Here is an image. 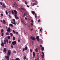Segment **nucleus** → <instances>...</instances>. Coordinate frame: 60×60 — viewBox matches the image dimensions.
I'll use <instances>...</instances> for the list:
<instances>
[{
	"label": "nucleus",
	"mask_w": 60,
	"mask_h": 60,
	"mask_svg": "<svg viewBox=\"0 0 60 60\" xmlns=\"http://www.w3.org/2000/svg\"><path fill=\"white\" fill-rule=\"evenodd\" d=\"M11 53V50H9L7 54V56H5V57L6 58L7 60H9V56H10Z\"/></svg>",
	"instance_id": "obj_1"
},
{
	"label": "nucleus",
	"mask_w": 60,
	"mask_h": 60,
	"mask_svg": "<svg viewBox=\"0 0 60 60\" xmlns=\"http://www.w3.org/2000/svg\"><path fill=\"white\" fill-rule=\"evenodd\" d=\"M20 11H21V12H23V11H22V10L23 11H26V9H25L24 8H20Z\"/></svg>",
	"instance_id": "obj_2"
},
{
	"label": "nucleus",
	"mask_w": 60,
	"mask_h": 60,
	"mask_svg": "<svg viewBox=\"0 0 60 60\" xmlns=\"http://www.w3.org/2000/svg\"><path fill=\"white\" fill-rule=\"evenodd\" d=\"M30 39H31V40H34V41L36 39L35 38L33 37V36H31L30 37Z\"/></svg>",
	"instance_id": "obj_3"
},
{
	"label": "nucleus",
	"mask_w": 60,
	"mask_h": 60,
	"mask_svg": "<svg viewBox=\"0 0 60 60\" xmlns=\"http://www.w3.org/2000/svg\"><path fill=\"white\" fill-rule=\"evenodd\" d=\"M17 42L16 41H13L12 42V44L13 45H16V44Z\"/></svg>",
	"instance_id": "obj_4"
},
{
	"label": "nucleus",
	"mask_w": 60,
	"mask_h": 60,
	"mask_svg": "<svg viewBox=\"0 0 60 60\" xmlns=\"http://www.w3.org/2000/svg\"><path fill=\"white\" fill-rule=\"evenodd\" d=\"M7 32H11V28L9 27L8 28V29L7 30Z\"/></svg>",
	"instance_id": "obj_5"
},
{
	"label": "nucleus",
	"mask_w": 60,
	"mask_h": 60,
	"mask_svg": "<svg viewBox=\"0 0 60 60\" xmlns=\"http://www.w3.org/2000/svg\"><path fill=\"white\" fill-rule=\"evenodd\" d=\"M14 16L15 17V18L16 19H19V17H17V15H15Z\"/></svg>",
	"instance_id": "obj_6"
},
{
	"label": "nucleus",
	"mask_w": 60,
	"mask_h": 60,
	"mask_svg": "<svg viewBox=\"0 0 60 60\" xmlns=\"http://www.w3.org/2000/svg\"><path fill=\"white\" fill-rule=\"evenodd\" d=\"M6 40H4V44H6V41L7 40H8V39L7 38H5Z\"/></svg>",
	"instance_id": "obj_7"
},
{
	"label": "nucleus",
	"mask_w": 60,
	"mask_h": 60,
	"mask_svg": "<svg viewBox=\"0 0 60 60\" xmlns=\"http://www.w3.org/2000/svg\"><path fill=\"white\" fill-rule=\"evenodd\" d=\"M36 39L38 40V41H39V36H37L36 38Z\"/></svg>",
	"instance_id": "obj_8"
},
{
	"label": "nucleus",
	"mask_w": 60,
	"mask_h": 60,
	"mask_svg": "<svg viewBox=\"0 0 60 60\" xmlns=\"http://www.w3.org/2000/svg\"><path fill=\"white\" fill-rule=\"evenodd\" d=\"M14 11L15 14V15H16L17 14V11H16V10H14Z\"/></svg>",
	"instance_id": "obj_9"
},
{
	"label": "nucleus",
	"mask_w": 60,
	"mask_h": 60,
	"mask_svg": "<svg viewBox=\"0 0 60 60\" xmlns=\"http://www.w3.org/2000/svg\"><path fill=\"white\" fill-rule=\"evenodd\" d=\"M2 6L3 7H4V8H6V6L4 4H2Z\"/></svg>",
	"instance_id": "obj_10"
},
{
	"label": "nucleus",
	"mask_w": 60,
	"mask_h": 60,
	"mask_svg": "<svg viewBox=\"0 0 60 60\" xmlns=\"http://www.w3.org/2000/svg\"><path fill=\"white\" fill-rule=\"evenodd\" d=\"M6 50H6V48H4V49L3 51L5 53L6 52Z\"/></svg>",
	"instance_id": "obj_11"
},
{
	"label": "nucleus",
	"mask_w": 60,
	"mask_h": 60,
	"mask_svg": "<svg viewBox=\"0 0 60 60\" xmlns=\"http://www.w3.org/2000/svg\"><path fill=\"white\" fill-rule=\"evenodd\" d=\"M21 22H22V23H24V21L23 19L22 18L21 19Z\"/></svg>",
	"instance_id": "obj_12"
},
{
	"label": "nucleus",
	"mask_w": 60,
	"mask_h": 60,
	"mask_svg": "<svg viewBox=\"0 0 60 60\" xmlns=\"http://www.w3.org/2000/svg\"><path fill=\"white\" fill-rule=\"evenodd\" d=\"M1 46L2 47H4V42H2L1 44Z\"/></svg>",
	"instance_id": "obj_13"
},
{
	"label": "nucleus",
	"mask_w": 60,
	"mask_h": 60,
	"mask_svg": "<svg viewBox=\"0 0 60 60\" xmlns=\"http://www.w3.org/2000/svg\"><path fill=\"white\" fill-rule=\"evenodd\" d=\"M22 14L23 17L25 18V12H23Z\"/></svg>",
	"instance_id": "obj_14"
},
{
	"label": "nucleus",
	"mask_w": 60,
	"mask_h": 60,
	"mask_svg": "<svg viewBox=\"0 0 60 60\" xmlns=\"http://www.w3.org/2000/svg\"><path fill=\"white\" fill-rule=\"evenodd\" d=\"M31 13L33 14H34L35 13V12L34 11H31Z\"/></svg>",
	"instance_id": "obj_15"
},
{
	"label": "nucleus",
	"mask_w": 60,
	"mask_h": 60,
	"mask_svg": "<svg viewBox=\"0 0 60 60\" xmlns=\"http://www.w3.org/2000/svg\"><path fill=\"white\" fill-rule=\"evenodd\" d=\"M33 57H35V52H33Z\"/></svg>",
	"instance_id": "obj_16"
},
{
	"label": "nucleus",
	"mask_w": 60,
	"mask_h": 60,
	"mask_svg": "<svg viewBox=\"0 0 60 60\" xmlns=\"http://www.w3.org/2000/svg\"><path fill=\"white\" fill-rule=\"evenodd\" d=\"M28 48H27V46H26L25 47V49L26 51L27 50Z\"/></svg>",
	"instance_id": "obj_17"
},
{
	"label": "nucleus",
	"mask_w": 60,
	"mask_h": 60,
	"mask_svg": "<svg viewBox=\"0 0 60 60\" xmlns=\"http://www.w3.org/2000/svg\"><path fill=\"white\" fill-rule=\"evenodd\" d=\"M3 24H5L6 23V22H5V20H3Z\"/></svg>",
	"instance_id": "obj_18"
},
{
	"label": "nucleus",
	"mask_w": 60,
	"mask_h": 60,
	"mask_svg": "<svg viewBox=\"0 0 60 60\" xmlns=\"http://www.w3.org/2000/svg\"><path fill=\"white\" fill-rule=\"evenodd\" d=\"M37 56L38 58H40V55H39V54L38 53L37 54Z\"/></svg>",
	"instance_id": "obj_19"
},
{
	"label": "nucleus",
	"mask_w": 60,
	"mask_h": 60,
	"mask_svg": "<svg viewBox=\"0 0 60 60\" xmlns=\"http://www.w3.org/2000/svg\"><path fill=\"white\" fill-rule=\"evenodd\" d=\"M44 49V47H42L41 48V50L42 51H43V50Z\"/></svg>",
	"instance_id": "obj_20"
},
{
	"label": "nucleus",
	"mask_w": 60,
	"mask_h": 60,
	"mask_svg": "<svg viewBox=\"0 0 60 60\" xmlns=\"http://www.w3.org/2000/svg\"><path fill=\"white\" fill-rule=\"evenodd\" d=\"M8 40H10V36H8Z\"/></svg>",
	"instance_id": "obj_21"
},
{
	"label": "nucleus",
	"mask_w": 60,
	"mask_h": 60,
	"mask_svg": "<svg viewBox=\"0 0 60 60\" xmlns=\"http://www.w3.org/2000/svg\"><path fill=\"white\" fill-rule=\"evenodd\" d=\"M10 34L11 35V37H12L13 36V34H12V33H11Z\"/></svg>",
	"instance_id": "obj_22"
},
{
	"label": "nucleus",
	"mask_w": 60,
	"mask_h": 60,
	"mask_svg": "<svg viewBox=\"0 0 60 60\" xmlns=\"http://www.w3.org/2000/svg\"><path fill=\"white\" fill-rule=\"evenodd\" d=\"M35 50L37 52H38V50H37V48H36L35 49Z\"/></svg>",
	"instance_id": "obj_23"
},
{
	"label": "nucleus",
	"mask_w": 60,
	"mask_h": 60,
	"mask_svg": "<svg viewBox=\"0 0 60 60\" xmlns=\"http://www.w3.org/2000/svg\"><path fill=\"white\" fill-rule=\"evenodd\" d=\"M9 35V33H8V32H7L6 33V35Z\"/></svg>",
	"instance_id": "obj_24"
},
{
	"label": "nucleus",
	"mask_w": 60,
	"mask_h": 60,
	"mask_svg": "<svg viewBox=\"0 0 60 60\" xmlns=\"http://www.w3.org/2000/svg\"><path fill=\"white\" fill-rule=\"evenodd\" d=\"M9 25L10 26H12V27H13V25L12 24H9Z\"/></svg>",
	"instance_id": "obj_25"
},
{
	"label": "nucleus",
	"mask_w": 60,
	"mask_h": 60,
	"mask_svg": "<svg viewBox=\"0 0 60 60\" xmlns=\"http://www.w3.org/2000/svg\"><path fill=\"white\" fill-rule=\"evenodd\" d=\"M12 20L13 21L14 23H15V20L14 19H13Z\"/></svg>",
	"instance_id": "obj_26"
},
{
	"label": "nucleus",
	"mask_w": 60,
	"mask_h": 60,
	"mask_svg": "<svg viewBox=\"0 0 60 60\" xmlns=\"http://www.w3.org/2000/svg\"><path fill=\"white\" fill-rule=\"evenodd\" d=\"M4 29H2L1 31V33H3L4 32Z\"/></svg>",
	"instance_id": "obj_27"
},
{
	"label": "nucleus",
	"mask_w": 60,
	"mask_h": 60,
	"mask_svg": "<svg viewBox=\"0 0 60 60\" xmlns=\"http://www.w3.org/2000/svg\"><path fill=\"white\" fill-rule=\"evenodd\" d=\"M11 12L12 14H14V12H13V10H11Z\"/></svg>",
	"instance_id": "obj_28"
},
{
	"label": "nucleus",
	"mask_w": 60,
	"mask_h": 60,
	"mask_svg": "<svg viewBox=\"0 0 60 60\" xmlns=\"http://www.w3.org/2000/svg\"><path fill=\"white\" fill-rule=\"evenodd\" d=\"M15 4H14V5H17V6H18V5H17V4L15 2Z\"/></svg>",
	"instance_id": "obj_29"
},
{
	"label": "nucleus",
	"mask_w": 60,
	"mask_h": 60,
	"mask_svg": "<svg viewBox=\"0 0 60 60\" xmlns=\"http://www.w3.org/2000/svg\"><path fill=\"white\" fill-rule=\"evenodd\" d=\"M15 60H20L19 58H16L15 59Z\"/></svg>",
	"instance_id": "obj_30"
},
{
	"label": "nucleus",
	"mask_w": 60,
	"mask_h": 60,
	"mask_svg": "<svg viewBox=\"0 0 60 60\" xmlns=\"http://www.w3.org/2000/svg\"><path fill=\"white\" fill-rule=\"evenodd\" d=\"M5 12L6 13V14L7 15H8V12L7 11H5Z\"/></svg>",
	"instance_id": "obj_31"
},
{
	"label": "nucleus",
	"mask_w": 60,
	"mask_h": 60,
	"mask_svg": "<svg viewBox=\"0 0 60 60\" xmlns=\"http://www.w3.org/2000/svg\"><path fill=\"white\" fill-rule=\"evenodd\" d=\"M13 40H15V37H14V36L13 37Z\"/></svg>",
	"instance_id": "obj_32"
},
{
	"label": "nucleus",
	"mask_w": 60,
	"mask_h": 60,
	"mask_svg": "<svg viewBox=\"0 0 60 60\" xmlns=\"http://www.w3.org/2000/svg\"><path fill=\"white\" fill-rule=\"evenodd\" d=\"M15 34H16L17 35H18V32H15Z\"/></svg>",
	"instance_id": "obj_33"
},
{
	"label": "nucleus",
	"mask_w": 60,
	"mask_h": 60,
	"mask_svg": "<svg viewBox=\"0 0 60 60\" xmlns=\"http://www.w3.org/2000/svg\"><path fill=\"white\" fill-rule=\"evenodd\" d=\"M11 47L12 49H13V45H11Z\"/></svg>",
	"instance_id": "obj_34"
},
{
	"label": "nucleus",
	"mask_w": 60,
	"mask_h": 60,
	"mask_svg": "<svg viewBox=\"0 0 60 60\" xmlns=\"http://www.w3.org/2000/svg\"><path fill=\"white\" fill-rule=\"evenodd\" d=\"M33 5H36V3H33Z\"/></svg>",
	"instance_id": "obj_35"
},
{
	"label": "nucleus",
	"mask_w": 60,
	"mask_h": 60,
	"mask_svg": "<svg viewBox=\"0 0 60 60\" xmlns=\"http://www.w3.org/2000/svg\"><path fill=\"white\" fill-rule=\"evenodd\" d=\"M25 4H26V5H27V3L26 2V1H25Z\"/></svg>",
	"instance_id": "obj_36"
},
{
	"label": "nucleus",
	"mask_w": 60,
	"mask_h": 60,
	"mask_svg": "<svg viewBox=\"0 0 60 60\" xmlns=\"http://www.w3.org/2000/svg\"><path fill=\"white\" fill-rule=\"evenodd\" d=\"M42 53L43 55V56H44V52H42Z\"/></svg>",
	"instance_id": "obj_37"
},
{
	"label": "nucleus",
	"mask_w": 60,
	"mask_h": 60,
	"mask_svg": "<svg viewBox=\"0 0 60 60\" xmlns=\"http://www.w3.org/2000/svg\"><path fill=\"white\" fill-rule=\"evenodd\" d=\"M35 17L36 18H37V15L36 14H35Z\"/></svg>",
	"instance_id": "obj_38"
},
{
	"label": "nucleus",
	"mask_w": 60,
	"mask_h": 60,
	"mask_svg": "<svg viewBox=\"0 0 60 60\" xmlns=\"http://www.w3.org/2000/svg\"><path fill=\"white\" fill-rule=\"evenodd\" d=\"M6 41L7 43H8V40H7Z\"/></svg>",
	"instance_id": "obj_39"
},
{
	"label": "nucleus",
	"mask_w": 60,
	"mask_h": 60,
	"mask_svg": "<svg viewBox=\"0 0 60 60\" xmlns=\"http://www.w3.org/2000/svg\"><path fill=\"white\" fill-rule=\"evenodd\" d=\"M31 22H32V23H33L34 22V20H31Z\"/></svg>",
	"instance_id": "obj_40"
},
{
	"label": "nucleus",
	"mask_w": 60,
	"mask_h": 60,
	"mask_svg": "<svg viewBox=\"0 0 60 60\" xmlns=\"http://www.w3.org/2000/svg\"><path fill=\"white\" fill-rule=\"evenodd\" d=\"M26 56H25L24 57V60H26Z\"/></svg>",
	"instance_id": "obj_41"
},
{
	"label": "nucleus",
	"mask_w": 60,
	"mask_h": 60,
	"mask_svg": "<svg viewBox=\"0 0 60 60\" xmlns=\"http://www.w3.org/2000/svg\"><path fill=\"white\" fill-rule=\"evenodd\" d=\"M8 16H9V17H10V18H11V16L10 15H8Z\"/></svg>",
	"instance_id": "obj_42"
},
{
	"label": "nucleus",
	"mask_w": 60,
	"mask_h": 60,
	"mask_svg": "<svg viewBox=\"0 0 60 60\" xmlns=\"http://www.w3.org/2000/svg\"><path fill=\"white\" fill-rule=\"evenodd\" d=\"M1 36H4V33H2V34H1Z\"/></svg>",
	"instance_id": "obj_43"
},
{
	"label": "nucleus",
	"mask_w": 60,
	"mask_h": 60,
	"mask_svg": "<svg viewBox=\"0 0 60 60\" xmlns=\"http://www.w3.org/2000/svg\"><path fill=\"white\" fill-rule=\"evenodd\" d=\"M31 26H33V22L31 23Z\"/></svg>",
	"instance_id": "obj_44"
},
{
	"label": "nucleus",
	"mask_w": 60,
	"mask_h": 60,
	"mask_svg": "<svg viewBox=\"0 0 60 60\" xmlns=\"http://www.w3.org/2000/svg\"><path fill=\"white\" fill-rule=\"evenodd\" d=\"M40 19H39L38 20V22H40Z\"/></svg>",
	"instance_id": "obj_45"
},
{
	"label": "nucleus",
	"mask_w": 60,
	"mask_h": 60,
	"mask_svg": "<svg viewBox=\"0 0 60 60\" xmlns=\"http://www.w3.org/2000/svg\"><path fill=\"white\" fill-rule=\"evenodd\" d=\"M13 32L14 33H15V32L14 30H13Z\"/></svg>",
	"instance_id": "obj_46"
},
{
	"label": "nucleus",
	"mask_w": 60,
	"mask_h": 60,
	"mask_svg": "<svg viewBox=\"0 0 60 60\" xmlns=\"http://www.w3.org/2000/svg\"><path fill=\"white\" fill-rule=\"evenodd\" d=\"M41 56H42V57L43 58H44V56H43L42 55Z\"/></svg>",
	"instance_id": "obj_47"
},
{
	"label": "nucleus",
	"mask_w": 60,
	"mask_h": 60,
	"mask_svg": "<svg viewBox=\"0 0 60 60\" xmlns=\"http://www.w3.org/2000/svg\"><path fill=\"white\" fill-rule=\"evenodd\" d=\"M16 51H14V53H16Z\"/></svg>",
	"instance_id": "obj_48"
},
{
	"label": "nucleus",
	"mask_w": 60,
	"mask_h": 60,
	"mask_svg": "<svg viewBox=\"0 0 60 60\" xmlns=\"http://www.w3.org/2000/svg\"><path fill=\"white\" fill-rule=\"evenodd\" d=\"M25 48H24L23 49V51H25Z\"/></svg>",
	"instance_id": "obj_49"
},
{
	"label": "nucleus",
	"mask_w": 60,
	"mask_h": 60,
	"mask_svg": "<svg viewBox=\"0 0 60 60\" xmlns=\"http://www.w3.org/2000/svg\"><path fill=\"white\" fill-rule=\"evenodd\" d=\"M30 51L31 52H32V49H30Z\"/></svg>",
	"instance_id": "obj_50"
},
{
	"label": "nucleus",
	"mask_w": 60,
	"mask_h": 60,
	"mask_svg": "<svg viewBox=\"0 0 60 60\" xmlns=\"http://www.w3.org/2000/svg\"><path fill=\"white\" fill-rule=\"evenodd\" d=\"M0 4L1 5H2V2H0Z\"/></svg>",
	"instance_id": "obj_51"
},
{
	"label": "nucleus",
	"mask_w": 60,
	"mask_h": 60,
	"mask_svg": "<svg viewBox=\"0 0 60 60\" xmlns=\"http://www.w3.org/2000/svg\"><path fill=\"white\" fill-rule=\"evenodd\" d=\"M11 12V11H9L8 13H10Z\"/></svg>",
	"instance_id": "obj_52"
},
{
	"label": "nucleus",
	"mask_w": 60,
	"mask_h": 60,
	"mask_svg": "<svg viewBox=\"0 0 60 60\" xmlns=\"http://www.w3.org/2000/svg\"><path fill=\"white\" fill-rule=\"evenodd\" d=\"M25 19H26V20H27V18L26 17H25Z\"/></svg>",
	"instance_id": "obj_53"
},
{
	"label": "nucleus",
	"mask_w": 60,
	"mask_h": 60,
	"mask_svg": "<svg viewBox=\"0 0 60 60\" xmlns=\"http://www.w3.org/2000/svg\"><path fill=\"white\" fill-rule=\"evenodd\" d=\"M1 15L2 16H3V14H1Z\"/></svg>",
	"instance_id": "obj_54"
},
{
	"label": "nucleus",
	"mask_w": 60,
	"mask_h": 60,
	"mask_svg": "<svg viewBox=\"0 0 60 60\" xmlns=\"http://www.w3.org/2000/svg\"><path fill=\"white\" fill-rule=\"evenodd\" d=\"M40 47H42V45H40Z\"/></svg>",
	"instance_id": "obj_55"
},
{
	"label": "nucleus",
	"mask_w": 60,
	"mask_h": 60,
	"mask_svg": "<svg viewBox=\"0 0 60 60\" xmlns=\"http://www.w3.org/2000/svg\"><path fill=\"white\" fill-rule=\"evenodd\" d=\"M11 23H12V24H14V22H11Z\"/></svg>",
	"instance_id": "obj_56"
},
{
	"label": "nucleus",
	"mask_w": 60,
	"mask_h": 60,
	"mask_svg": "<svg viewBox=\"0 0 60 60\" xmlns=\"http://www.w3.org/2000/svg\"><path fill=\"white\" fill-rule=\"evenodd\" d=\"M27 7H28V8H29V6H28V5H27Z\"/></svg>",
	"instance_id": "obj_57"
},
{
	"label": "nucleus",
	"mask_w": 60,
	"mask_h": 60,
	"mask_svg": "<svg viewBox=\"0 0 60 60\" xmlns=\"http://www.w3.org/2000/svg\"><path fill=\"white\" fill-rule=\"evenodd\" d=\"M33 29H31V31H33Z\"/></svg>",
	"instance_id": "obj_58"
},
{
	"label": "nucleus",
	"mask_w": 60,
	"mask_h": 60,
	"mask_svg": "<svg viewBox=\"0 0 60 60\" xmlns=\"http://www.w3.org/2000/svg\"><path fill=\"white\" fill-rule=\"evenodd\" d=\"M11 42V41H9V43H10Z\"/></svg>",
	"instance_id": "obj_59"
},
{
	"label": "nucleus",
	"mask_w": 60,
	"mask_h": 60,
	"mask_svg": "<svg viewBox=\"0 0 60 60\" xmlns=\"http://www.w3.org/2000/svg\"><path fill=\"white\" fill-rule=\"evenodd\" d=\"M40 30L41 32V29H40Z\"/></svg>",
	"instance_id": "obj_60"
},
{
	"label": "nucleus",
	"mask_w": 60,
	"mask_h": 60,
	"mask_svg": "<svg viewBox=\"0 0 60 60\" xmlns=\"http://www.w3.org/2000/svg\"><path fill=\"white\" fill-rule=\"evenodd\" d=\"M37 59V60H39V58H38Z\"/></svg>",
	"instance_id": "obj_61"
},
{
	"label": "nucleus",
	"mask_w": 60,
	"mask_h": 60,
	"mask_svg": "<svg viewBox=\"0 0 60 60\" xmlns=\"http://www.w3.org/2000/svg\"><path fill=\"white\" fill-rule=\"evenodd\" d=\"M18 41H19V42H20V40H19Z\"/></svg>",
	"instance_id": "obj_62"
},
{
	"label": "nucleus",
	"mask_w": 60,
	"mask_h": 60,
	"mask_svg": "<svg viewBox=\"0 0 60 60\" xmlns=\"http://www.w3.org/2000/svg\"><path fill=\"white\" fill-rule=\"evenodd\" d=\"M6 28H7V29H8V27H6Z\"/></svg>",
	"instance_id": "obj_63"
},
{
	"label": "nucleus",
	"mask_w": 60,
	"mask_h": 60,
	"mask_svg": "<svg viewBox=\"0 0 60 60\" xmlns=\"http://www.w3.org/2000/svg\"><path fill=\"white\" fill-rule=\"evenodd\" d=\"M14 25H15L16 24V23H14Z\"/></svg>",
	"instance_id": "obj_64"
}]
</instances>
